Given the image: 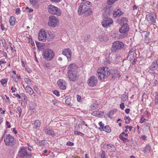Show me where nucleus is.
Here are the masks:
<instances>
[{"instance_id": "obj_1", "label": "nucleus", "mask_w": 158, "mask_h": 158, "mask_svg": "<svg viewBox=\"0 0 158 158\" xmlns=\"http://www.w3.org/2000/svg\"><path fill=\"white\" fill-rule=\"evenodd\" d=\"M96 76L101 80L104 81L110 75V70L107 67L99 68L97 71Z\"/></svg>"}, {"instance_id": "obj_2", "label": "nucleus", "mask_w": 158, "mask_h": 158, "mask_svg": "<svg viewBox=\"0 0 158 158\" xmlns=\"http://www.w3.org/2000/svg\"><path fill=\"white\" fill-rule=\"evenodd\" d=\"M103 20L102 22V26L104 27H107L113 23L112 19L108 18L109 14L106 12L103 14Z\"/></svg>"}, {"instance_id": "obj_3", "label": "nucleus", "mask_w": 158, "mask_h": 158, "mask_svg": "<svg viewBox=\"0 0 158 158\" xmlns=\"http://www.w3.org/2000/svg\"><path fill=\"white\" fill-rule=\"evenodd\" d=\"M54 56L53 51L51 49H45L44 51L43 57L48 60H51Z\"/></svg>"}, {"instance_id": "obj_4", "label": "nucleus", "mask_w": 158, "mask_h": 158, "mask_svg": "<svg viewBox=\"0 0 158 158\" xmlns=\"http://www.w3.org/2000/svg\"><path fill=\"white\" fill-rule=\"evenodd\" d=\"M124 47V44L122 42L115 41L113 43L112 47L111 50L112 52H116L123 48Z\"/></svg>"}, {"instance_id": "obj_5", "label": "nucleus", "mask_w": 158, "mask_h": 158, "mask_svg": "<svg viewBox=\"0 0 158 158\" xmlns=\"http://www.w3.org/2000/svg\"><path fill=\"white\" fill-rule=\"evenodd\" d=\"M48 12L51 14L56 15L57 16H60L61 15L60 9L57 7L50 5L48 7Z\"/></svg>"}, {"instance_id": "obj_6", "label": "nucleus", "mask_w": 158, "mask_h": 158, "mask_svg": "<svg viewBox=\"0 0 158 158\" xmlns=\"http://www.w3.org/2000/svg\"><path fill=\"white\" fill-rule=\"evenodd\" d=\"M18 156L22 158H30L31 156V154L27 153L26 149L25 148H21L18 152Z\"/></svg>"}, {"instance_id": "obj_7", "label": "nucleus", "mask_w": 158, "mask_h": 158, "mask_svg": "<svg viewBox=\"0 0 158 158\" xmlns=\"http://www.w3.org/2000/svg\"><path fill=\"white\" fill-rule=\"evenodd\" d=\"M6 138H5L4 141L6 145H10L12 146L14 143V139L13 137L9 134H6Z\"/></svg>"}, {"instance_id": "obj_8", "label": "nucleus", "mask_w": 158, "mask_h": 158, "mask_svg": "<svg viewBox=\"0 0 158 158\" xmlns=\"http://www.w3.org/2000/svg\"><path fill=\"white\" fill-rule=\"evenodd\" d=\"M49 18L48 25L53 27H55L58 22V19H56V17L53 15L50 16Z\"/></svg>"}, {"instance_id": "obj_9", "label": "nucleus", "mask_w": 158, "mask_h": 158, "mask_svg": "<svg viewBox=\"0 0 158 158\" xmlns=\"http://www.w3.org/2000/svg\"><path fill=\"white\" fill-rule=\"evenodd\" d=\"M97 83L98 80L97 78L94 76H91L87 81L88 85L92 87L96 86L97 85Z\"/></svg>"}, {"instance_id": "obj_10", "label": "nucleus", "mask_w": 158, "mask_h": 158, "mask_svg": "<svg viewBox=\"0 0 158 158\" xmlns=\"http://www.w3.org/2000/svg\"><path fill=\"white\" fill-rule=\"evenodd\" d=\"M47 38V33L43 29H41L39 32L38 39L39 41L45 42Z\"/></svg>"}, {"instance_id": "obj_11", "label": "nucleus", "mask_w": 158, "mask_h": 158, "mask_svg": "<svg viewBox=\"0 0 158 158\" xmlns=\"http://www.w3.org/2000/svg\"><path fill=\"white\" fill-rule=\"evenodd\" d=\"M78 68V66L75 64H71L68 66L67 73L77 72Z\"/></svg>"}, {"instance_id": "obj_12", "label": "nucleus", "mask_w": 158, "mask_h": 158, "mask_svg": "<svg viewBox=\"0 0 158 158\" xmlns=\"http://www.w3.org/2000/svg\"><path fill=\"white\" fill-rule=\"evenodd\" d=\"M129 30V27L127 23H123L122 27L119 29V31L122 34H126Z\"/></svg>"}, {"instance_id": "obj_13", "label": "nucleus", "mask_w": 158, "mask_h": 158, "mask_svg": "<svg viewBox=\"0 0 158 158\" xmlns=\"http://www.w3.org/2000/svg\"><path fill=\"white\" fill-rule=\"evenodd\" d=\"M77 72L67 73L68 77L70 81H75L77 78Z\"/></svg>"}, {"instance_id": "obj_14", "label": "nucleus", "mask_w": 158, "mask_h": 158, "mask_svg": "<svg viewBox=\"0 0 158 158\" xmlns=\"http://www.w3.org/2000/svg\"><path fill=\"white\" fill-rule=\"evenodd\" d=\"M62 54L67 57L68 61L71 60L72 52L71 50L69 48L65 49L63 50L62 52Z\"/></svg>"}, {"instance_id": "obj_15", "label": "nucleus", "mask_w": 158, "mask_h": 158, "mask_svg": "<svg viewBox=\"0 0 158 158\" xmlns=\"http://www.w3.org/2000/svg\"><path fill=\"white\" fill-rule=\"evenodd\" d=\"M88 7L86 6L85 5H82L81 4L79 7L78 13L79 14L81 15L86 12L88 10Z\"/></svg>"}, {"instance_id": "obj_16", "label": "nucleus", "mask_w": 158, "mask_h": 158, "mask_svg": "<svg viewBox=\"0 0 158 158\" xmlns=\"http://www.w3.org/2000/svg\"><path fill=\"white\" fill-rule=\"evenodd\" d=\"M57 84L60 88L61 89H66V82L65 81L62 79H59L57 81Z\"/></svg>"}, {"instance_id": "obj_17", "label": "nucleus", "mask_w": 158, "mask_h": 158, "mask_svg": "<svg viewBox=\"0 0 158 158\" xmlns=\"http://www.w3.org/2000/svg\"><path fill=\"white\" fill-rule=\"evenodd\" d=\"M146 18L147 21L150 23H155V17L150 14L146 15Z\"/></svg>"}, {"instance_id": "obj_18", "label": "nucleus", "mask_w": 158, "mask_h": 158, "mask_svg": "<svg viewBox=\"0 0 158 158\" xmlns=\"http://www.w3.org/2000/svg\"><path fill=\"white\" fill-rule=\"evenodd\" d=\"M91 114L93 116L101 118L102 117L104 114V112L101 111H94Z\"/></svg>"}, {"instance_id": "obj_19", "label": "nucleus", "mask_w": 158, "mask_h": 158, "mask_svg": "<svg viewBox=\"0 0 158 158\" xmlns=\"http://www.w3.org/2000/svg\"><path fill=\"white\" fill-rule=\"evenodd\" d=\"M158 68V64L156 61L152 63L151 65L149 67V69L152 71L156 70Z\"/></svg>"}, {"instance_id": "obj_20", "label": "nucleus", "mask_w": 158, "mask_h": 158, "mask_svg": "<svg viewBox=\"0 0 158 158\" xmlns=\"http://www.w3.org/2000/svg\"><path fill=\"white\" fill-rule=\"evenodd\" d=\"M107 151L109 152H114L116 150L115 147L113 145H107Z\"/></svg>"}, {"instance_id": "obj_21", "label": "nucleus", "mask_w": 158, "mask_h": 158, "mask_svg": "<svg viewBox=\"0 0 158 158\" xmlns=\"http://www.w3.org/2000/svg\"><path fill=\"white\" fill-rule=\"evenodd\" d=\"M44 132L49 135H51L52 136L55 135L54 131L52 130L49 129H45L44 130Z\"/></svg>"}, {"instance_id": "obj_22", "label": "nucleus", "mask_w": 158, "mask_h": 158, "mask_svg": "<svg viewBox=\"0 0 158 158\" xmlns=\"http://www.w3.org/2000/svg\"><path fill=\"white\" fill-rule=\"evenodd\" d=\"M24 89L26 92L30 95L34 93L33 90L28 85H27L26 87L24 88Z\"/></svg>"}, {"instance_id": "obj_23", "label": "nucleus", "mask_w": 158, "mask_h": 158, "mask_svg": "<svg viewBox=\"0 0 158 158\" xmlns=\"http://www.w3.org/2000/svg\"><path fill=\"white\" fill-rule=\"evenodd\" d=\"M7 66L6 62L3 60H0V68L3 70L5 69Z\"/></svg>"}, {"instance_id": "obj_24", "label": "nucleus", "mask_w": 158, "mask_h": 158, "mask_svg": "<svg viewBox=\"0 0 158 158\" xmlns=\"http://www.w3.org/2000/svg\"><path fill=\"white\" fill-rule=\"evenodd\" d=\"M134 52L132 49L129 52L127 58L129 60H132L134 58Z\"/></svg>"}, {"instance_id": "obj_25", "label": "nucleus", "mask_w": 158, "mask_h": 158, "mask_svg": "<svg viewBox=\"0 0 158 158\" xmlns=\"http://www.w3.org/2000/svg\"><path fill=\"white\" fill-rule=\"evenodd\" d=\"M55 37L54 35L51 32H50L48 33V35H47V39L48 41L51 40Z\"/></svg>"}, {"instance_id": "obj_26", "label": "nucleus", "mask_w": 158, "mask_h": 158, "mask_svg": "<svg viewBox=\"0 0 158 158\" xmlns=\"http://www.w3.org/2000/svg\"><path fill=\"white\" fill-rule=\"evenodd\" d=\"M151 150L150 146L149 145H147L144 148V152L145 154H147L150 152Z\"/></svg>"}, {"instance_id": "obj_27", "label": "nucleus", "mask_w": 158, "mask_h": 158, "mask_svg": "<svg viewBox=\"0 0 158 158\" xmlns=\"http://www.w3.org/2000/svg\"><path fill=\"white\" fill-rule=\"evenodd\" d=\"M117 10V11H114L113 13V15H114V16H120L123 14V13L118 9Z\"/></svg>"}, {"instance_id": "obj_28", "label": "nucleus", "mask_w": 158, "mask_h": 158, "mask_svg": "<svg viewBox=\"0 0 158 158\" xmlns=\"http://www.w3.org/2000/svg\"><path fill=\"white\" fill-rule=\"evenodd\" d=\"M15 19L14 17L11 16L10 18L9 21L11 25L13 26L15 24Z\"/></svg>"}, {"instance_id": "obj_29", "label": "nucleus", "mask_w": 158, "mask_h": 158, "mask_svg": "<svg viewBox=\"0 0 158 158\" xmlns=\"http://www.w3.org/2000/svg\"><path fill=\"white\" fill-rule=\"evenodd\" d=\"M102 131H105L106 132L109 133L111 131V129L110 127L108 126H105L104 128L102 129Z\"/></svg>"}, {"instance_id": "obj_30", "label": "nucleus", "mask_w": 158, "mask_h": 158, "mask_svg": "<svg viewBox=\"0 0 158 158\" xmlns=\"http://www.w3.org/2000/svg\"><path fill=\"white\" fill-rule=\"evenodd\" d=\"M40 123L38 120H36L35 121L34 127L35 128H37L40 126Z\"/></svg>"}, {"instance_id": "obj_31", "label": "nucleus", "mask_w": 158, "mask_h": 158, "mask_svg": "<svg viewBox=\"0 0 158 158\" xmlns=\"http://www.w3.org/2000/svg\"><path fill=\"white\" fill-rule=\"evenodd\" d=\"M39 0H30V2L31 5L33 6L36 5Z\"/></svg>"}, {"instance_id": "obj_32", "label": "nucleus", "mask_w": 158, "mask_h": 158, "mask_svg": "<svg viewBox=\"0 0 158 158\" xmlns=\"http://www.w3.org/2000/svg\"><path fill=\"white\" fill-rule=\"evenodd\" d=\"M120 77V73L116 72L114 73V74H112V77L113 78H115L116 77Z\"/></svg>"}, {"instance_id": "obj_33", "label": "nucleus", "mask_w": 158, "mask_h": 158, "mask_svg": "<svg viewBox=\"0 0 158 158\" xmlns=\"http://www.w3.org/2000/svg\"><path fill=\"white\" fill-rule=\"evenodd\" d=\"M98 107V104L96 103H93L90 106V108L92 110L95 109Z\"/></svg>"}, {"instance_id": "obj_34", "label": "nucleus", "mask_w": 158, "mask_h": 158, "mask_svg": "<svg viewBox=\"0 0 158 158\" xmlns=\"http://www.w3.org/2000/svg\"><path fill=\"white\" fill-rule=\"evenodd\" d=\"M152 77H154V80L156 81H157L156 79H157V78L158 77V75L156 73H155V72L152 73H150Z\"/></svg>"}, {"instance_id": "obj_35", "label": "nucleus", "mask_w": 158, "mask_h": 158, "mask_svg": "<svg viewBox=\"0 0 158 158\" xmlns=\"http://www.w3.org/2000/svg\"><path fill=\"white\" fill-rule=\"evenodd\" d=\"M86 11V12H85L84 13L87 15H90L91 13H92V10H91L89 7H88V9Z\"/></svg>"}, {"instance_id": "obj_36", "label": "nucleus", "mask_w": 158, "mask_h": 158, "mask_svg": "<svg viewBox=\"0 0 158 158\" xmlns=\"http://www.w3.org/2000/svg\"><path fill=\"white\" fill-rule=\"evenodd\" d=\"M118 0H108L107 3L109 5H111L114 3V2L117 1Z\"/></svg>"}, {"instance_id": "obj_37", "label": "nucleus", "mask_w": 158, "mask_h": 158, "mask_svg": "<svg viewBox=\"0 0 158 158\" xmlns=\"http://www.w3.org/2000/svg\"><path fill=\"white\" fill-rule=\"evenodd\" d=\"M82 5H85L86 6H88L91 5V2L89 1H86L83 3H82L81 4Z\"/></svg>"}, {"instance_id": "obj_38", "label": "nucleus", "mask_w": 158, "mask_h": 158, "mask_svg": "<svg viewBox=\"0 0 158 158\" xmlns=\"http://www.w3.org/2000/svg\"><path fill=\"white\" fill-rule=\"evenodd\" d=\"M25 82L30 85H32L31 81L28 78H26L25 79Z\"/></svg>"}, {"instance_id": "obj_39", "label": "nucleus", "mask_w": 158, "mask_h": 158, "mask_svg": "<svg viewBox=\"0 0 158 158\" xmlns=\"http://www.w3.org/2000/svg\"><path fill=\"white\" fill-rule=\"evenodd\" d=\"M13 79L16 82H18L20 78V77L19 76H17L16 78L15 77H13Z\"/></svg>"}, {"instance_id": "obj_40", "label": "nucleus", "mask_w": 158, "mask_h": 158, "mask_svg": "<svg viewBox=\"0 0 158 158\" xmlns=\"http://www.w3.org/2000/svg\"><path fill=\"white\" fill-rule=\"evenodd\" d=\"M140 58L136 57V58L134 59L133 61L132 62V64L133 65H135L136 64V63L137 61L139 60Z\"/></svg>"}, {"instance_id": "obj_41", "label": "nucleus", "mask_w": 158, "mask_h": 158, "mask_svg": "<svg viewBox=\"0 0 158 158\" xmlns=\"http://www.w3.org/2000/svg\"><path fill=\"white\" fill-rule=\"evenodd\" d=\"M52 102L53 104L56 106H58L59 104V102L56 100H52Z\"/></svg>"}, {"instance_id": "obj_42", "label": "nucleus", "mask_w": 158, "mask_h": 158, "mask_svg": "<svg viewBox=\"0 0 158 158\" xmlns=\"http://www.w3.org/2000/svg\"><path fill=\"white\" fill-rule=\"evenodd\" d=\"M124 136L122 135H120L119 136L120 139L122 140L123 141L125 142L127 139L124 138Z\"/></svg>"}, {"instance_id": "obj_43", "label": "nucleus", "mask_w": 158, "mask_h": 158, "mask_svg": "<svg viewBox=\"0 0 158 158\" xmlns=\"http://www.w3.org/2000/svg\"><path fill=\"white\" fill-rule=\"evenodd\" d=\"M17 109L19 112V117H20L21 116V114L22 112V109L20 107H18Z\"/></svg>"}, {"instance_id": "obj_44", "label": "nucleus", "mask_w": 158, "mask_h": 158, "mask_svg": "<svg viewBox=\"0 0 158 158\" xmlns=\"http://www.w3.org/2000/svg\"><path fill=\"white\" fill-rule=\"evenodd\" d=\"M53 93L57 96H60L59 92L57 90H55L53 91Z\"/></svg>"}, {"instance_id": "obj_45", "label": "nucleus", "mask_w": 158, "mask_h": 158, "mask_svg": "<svg viewBox=\"0 0 158 158\" xmlns=\"http://www.w3.org/2000/svg\"><path fill=\"white\" fill-rule=\"evenodd\" d=\"M155 103L156 105H158V94H157L156 96H155Z\"/></svg>"}, {"instance_id": "obj_46", "label": "nucleus", "mask_w": 158, "mask_h": 158, "mask_svg": "<svg viewBox=\"0 0 158 158\" xmlns=\"http://www.w3.org/2000/svg\"><path fill=\"white\" fill-rule=\"evenodd\" d=\"M74 133L75 134H77L78 135H80L81 136L83 135L84 134L81 132H78L77 131H75L74 132Z\"/></svg>"}, {"instance_id": "obj_47", "label": "nucleus", "mask_w": 158, "mask_h": 158, "mask_svg": "<svg viewBox=\"0 0 158 158\" xmlns=\"http://www.w3.org/2000/svg\"><path fill=\"white\" fill-rule=\"evenodd\" d=\"M1 82L3 85H4L6 84L7 81L5 79H2L1 80Z\"/></svg>"}, {"instance_id": "obj_48", "label": "nucleus", "mask_w": 158, "mask_h": 158, "mask_svg": "<svg viewBox=\"0 0 158 158\" xmlns=\"http://www.w3.org/2000/svg\"><path fill=\"white\" fill-rule=\"evenodd\" d=\"M145 119V118L143 116H142L140 121V123H143L144 122Z\"/></svg>"}, {"instance_id": "obj_49", "label": "nucleus", "mask_w": 158, "mask_h": 158, "mask_svg": "<svg viewBox=\"0 0 158 158\" xmlns=\"http://www.w3.org/2000/svg\"><path fill=\"white\" fill-rule=\"evenodd\" d=\"M15 13L17 15L20 14V9L19 8H16L15 10Z\"/></svg>"}, {"instance_id": "obj_50", "label": "nucleus", "mask_w": 158, "mask_h": 158, "mask_svg": "<svg viewBox=\"0 0 158 158\" xmlns=\"http://www.w3.org/2000/svg\"><path fill=\"white\" fill-rule=\"evenodd\" d=\"M120 108L123 110V109L124 108V104L123 103H121L120 105Z\"/></svg>"}, {"instance_id": "obj_51", "label": "nucleus", "mask_w": 158, "mask_h": 158, "mask_svg": "<svg viewBox=\"0 0 158 158\" xmlns=\"http://www.w3.org/2000/svg\"><path fill=\"white\" fill-rule=\"evenodd\" d=\"M101 158H102L105 157V153L104 151H102V152L101 155Z\"/></svg>"}, {"instance_id": "obj_52", "label": "nucleus", "mask_w": 158, "mask_h": 158, "mask_svg": "<svg viewBox=\"0 0 158 158\" xmlns=\"http://www.w3.org/2000/svg\"><path fill=\"white\" fill-rule=\"evenodd\" d=\"M77 101L78 102H80L81 101V97L79 95H77Z\"/></svg>"}, {"instance_id": "obj_53", "label": "nucleus", "mask_w": 158, "mask_h": 158, "mask_svg": "<svg viewBox=\"0 0 158 158\" xmlns=\"http://www.w3.org/2000/svg\"><path fill=\"white\" fill-rule=\"evenodd\" d=\"M121 20L122 21H124L126 22H128V19L125 17L122 18L121 19Z\"/></svg>"}, {"instance_id": "obj_54", "label": "nucleus", "mask_w": 158, "mask_h": 158, "mask_svg": "<svg viewBox=\"0 0 158 158\" xmlns=\"http://www.w3.org/2000/svg\"><path fill=\"white\" fill-rule=\"evenodd\" d=\"M90 37V36L89 35H88L86 36H85L84 38V40L85 42H86L87 41V40L89 39Z\"/></svg>"}, {"instance_id": "obj_55", "label": "nucleus", "mask_w": 158, "mask_h": 158, "mask_svg": "<svg viewBox=\"0 0 158 158\" xmlns=\"http://www.w3.org/2000/svg\"><path fill=\"white\" fill-rule=\"evenodd\" d=\"M73 143L71 142H68L67 143V145H69V146H73Z\"/></svg>"}, {"instance_id": "obj_56", "label": "nucleus", "mask_w": 158, "mask_h": 158, "mask_svg": "<svg viewBox=\"0 0 158 158\" xmlns=\"http://www.w3.org/2000/svg\"><path fill=\"white\" fill-rule=\"evenodd\" d=\"M106 60L105 63L106 64H110V61L109 59L106 58Z\"/></svg>"}, {"instance_id": "obj_57", "label": "nucleus", "mask_w": 158, "mask_h": 158, "mask_svg": "<svg viewBox=\"0 0 158 158\" xmlns=\"http://www.w3.org/2000/svg\"><path fill=\"white\" fill-rule=\"evenodd\" d=\"M125 127L127 129H128L130 131H131V129L132 128V127L131 126H126Z\"/></svg>"}, {"instance_id": "obj_58", "label": "nucleus", "mask_w": 158, "mask_h": 158, "mask_svg": "<svg viewBox=\"0 0 158 158\" xmlns=\"http://www.w3.org/2000/svg\"><path fill=\"white\" fill-rule=\"evenodd\" d=\"M149 32H146L145 34V37L146 38V39H148V36L149 35Z\"/></svg>"}, {"instance_id": "obj_59", "label": "nucleus", "mask_w": 158, "mask_h": 158, "mask_svg": "<svg viewBox=\"0 0 158 158\" xmlns=\"http://www.w3.org/2000/svg\"><path fill=\"white\" fill-rule=\"evenodd\" d=\"M124 119L125 120H128L129 121H130L131 120L129 116H125L124 118Z\"/></svg>"}, {"instance_id": "obj_60", "label": "nucleus", "mask_w": 158, "mask_h": 158, "mask_svg": "<svg viewBox=\"0 0 158 158\" xmlns=\"http://www.w3.org/2000/svg\"><path fill=\"white\" fill-rule=\"evenodd\" d=\"M34 90L35 91H36V92H37V93L38 92V91L39 89H38V88L36 86H35V85L34 86Z\"/></svg>"}, {"instance_id": "obj_61", "label": "nucleus", "mask_w": 158, "mask_h": 158, "mask_svg": "<svg viewBox=\"0 0 158 158\" xmlns=\"http://www.w3.org/2000/svg\"><path fill=\"white\" fill-rule=\"evenodd\" d=\"M65 103L68 104V105L71 106V103L69 102V100H66L65 101Z\"/></svg>"}, {"instance_id": "obj_62", "label": "nucleus", "mask_w": 158, "mask_h": 158, "mask_svg": "<svg viewBox=\"0 0 158 158\" xmlns=\"http://www.w3.org/2000/svg\"><path fill=\"white\" fill-rule=\"evenodd\" d=\"M23 97L24 98H22V99H23L24 102H27V100L26 99V98H25V95L24 94H23Z\"/></svg>"}, {"instance_id": "obj_63", "label": "nucleus", "mask_w": 158, "mask_h": 158, "mask_svg": "<svg viewBox=\"0 0 158 158\" xmlns=\"http://www.w3.org/2000/svg\"><path fill=\"white\" fill-rule=\"evenodd\" d=\"M130 110L129 109L127 108L125 110V112L126 113L128 114L129 113Z\"/></svg>"}, {"instance_id": "obj_64", "label": "nucleus", "mask_w": 158, "mask_h": 158, "mask_svg": "<svg viewBox=\"0 0 158 158\" xmlns=\"http://www.w3.org/2000/svg\"><path fill=\"white\" fill-rule=\"evenodd\" d=\"M14 95H15L16 97L18 98L19 99H20L21 98L19 94H14Z\"/></svg>"}]
</instances>
